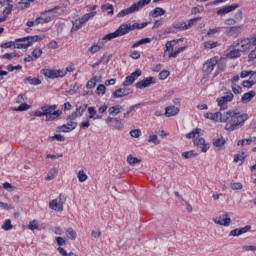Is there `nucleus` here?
I'll list each match as a JSON object with an SVG mask.
<instances>
[{"label":"nucleus","instance_id":"f257e3e1","mask_svg":"<svg viewBox=\"0 0 256 256\" xmlns=\"http://www.w3.org/2000/svg\"><path fill=\"white\" fill-rule=\"evenodd\" d=\"M205 119H209L210 121H214V123H226L224 129L225 131H237L240 127L245 125V121L249 119V115L247 113L237 112L235 110H229L221 113L218 112H206L204 113Z\"/></svg>","mask_w":256,"mask_h":256},{"label":"nucleus","instance_id":"f03ea898","mask_svg":"<svg viewBox=\"0 0 256 256\" xmlns=\"http://www.w3.org/2000/svg\"><path fill=\"white\" fill-rule=\"evenodd\" d=\"M200 133L201 128H195L194 130L186 134V139H194L193 143L195 147L201 149L202 153H207L210 148L209 143H206L204 138L199 137Z\"/></svg>","mask_w":256,"mask_h":256},{"label":"nucleus","instance_id":"7ed1b4c3","mask_svg":"<svg viewBox=\"0 0 256 256\" xmlns=\"http://www.w3.org/2000/svg\"><path fill=\"white\" fill-rule=\"evenodd\" d=\"M146 25H147V22L134 23L132 25L124 23V24H121L116 31L111 32L110 37L117 39V37H123V35H127V33H129L130 31H135V29H145Z\"/></svg>","mask_w":256,"mask_h":256},{"label":"nucleus","instance_id":"20e7f679","mask_svg":"<svg viewBox=\"0 0 256 256\" xmlns=\"http://www.w3.org/2000/svg\"><path fill=\"white\" fill-rule=\"evenodd\" d=\"M96 9H97V5H92L90 7V10L92 12L86 13L82 17L76 19L72 23L71 31H79V29H81V27H83V25H85V23H88V21H91V19H93V17H95L97 15V11H95Z\"/></svg>","mask_w":256,"mask_h":256},{"label":"nucleus","instance_id":"39448f33","mask_svg":"<svg viewBox=\"0 0 256 256\" xmlns=\"http://www.w3.org/2000/svg\"><path fill=\"white\" fill-rule=\"evenodd\" d=\"M41 39L39 35L17 38L15 39V49H29V47H32L33 43H37L41 41Z\"/></svg>","mask_w":256,"mask_h":256},{"label":"nucleus","instance_id":"423d86ee","mask_svg":"<svg viewBox=\"0 0 256 256\" xmlns=\"http://www.w3.org/2000/svg\"><path fill=\"white\" fill-rule=\"evenodd\" d=\"M179 41H183V39L171 40V41L166 42L164 53H168L169 59L177 58L179 53H183V51H185V49H187V46H182L176 50H173V47H175V45H177V43H179Z\"/></svg>","mask_w":256,"mask_h":256},{"label":"nucleus","instance_id":"0eeeda50","mask_svg":"<svg viewBox=\"0 0 256 256\" xmlns=\"http://www.w3.org/2000/svg\"><path fill=\"white\" fill-rule=\"evenodd\" d=\"M151 0H139L138 2L132 4L129 8L121 10L117 17H125L127 15H131V13H137V11H141L145 7V5H149Z\"/></svg>","mask_w":256,"mask_h":256},{"label":"nucleus","instance_id":"6e6552de","mask_svg":"<svg viewBox=\"0 0 256 256\" xmlns=\"http://www.w3.org/2000/svg\"><path fill=\"white\" fill-rule=\"evenodd\" d=\"M41 111H44L46 121H55L58 117H61L62 111L57 110V105H44L41 106Z\"/></svg>","mask_w":256,"mask_h":256},{"label":"nucleus","instance_id":"1a4fd4ad","mask_svg":"<svg viewBox=\"0 0 256 256\" xmlns=\"http://www.w3.org/2000/svg\"><path fill=\"white\" fill-rule=\"evenodd\" d=\"M232 47H240V51L245 52L256 47V37L244 38L233 42Z\"/></svg>","mask_w":256,"mask_h":256},{"label":"nucleus","instance_id":"9d476101","mask_svg":"<svg viewBox=\"0 0 256 256\" xmlns=\"http://www.w3.org/2000/svg\"><path fill=\"white\" fill-rule=\"evenodd\" d=\"M217 63H219V56H213L209 58L202 65V73L204 75H211L213 71H215V67H217Z\"/></svg>","mask_w":256,"mask_h":256},{"label":"nucleus","instance_id":"9b49d317","mask_svg":"<svg viewBox=\"0 0 256 256\" xmlns=\"http://www.w3.org/2000/svg\"><path fill=\"white\" fill-rule=\"evenodd\" d=\"M234 98L235 95H233L231 91L226 92L225 95L222 97H218L216 99V103L220 108V111H226V109H229V103H231Z\"/></svg>","mask_w":256,"mask_h":256},{"label":"nucleus","instance_id":"f8f14e48","mask_svg":"<svg viewBox=\"0 0 256 256\" xmlns=\"http://www.w3.org/2000/svg\"><path fill=\"white\" fill-rule=\"evenodd\" d=\"M67 201V196L64 194H59L56 199H53L49 202V207L52 211H57L58 213H62L63 205H65Z\"/></svg>","mask_w":256,"mask_h":256},{"label":"nucleus","instance_id":"ddd939ff","mask_svg":"<svg viewBox=\"0 0 256 256\" xmlns=\"http://www.w3.org/2000/svg\"><path fill=\"white\" fill-rule=\"evenodd\" d=\"M41 73L47 79H59L67 75V72H65V70H61V69L55 70V69H49V68L42 69Z\"/></svg>","mask_w":256,"mask_h":256},{"label":"nucleus","instance_id":"4468645a","mask_svg":"<svg viewBox=\"0 0 256 256\" xmlns=\"http://www.w3.org/2000/svg\"><path fill=\"white\" fill-rule=\"evenodd\" d=\"M15 102L19 106L14 108V111H28V109H31V105L26 104V102H27V95H25V94H19L16 97Z\"/></svg>","mask_w":256,"mask_h":256},{"label":"nucleus","instance_id":"2eb2a0df","mask_svg":"<svg viewBox=\"0 0 256 256\" xmlns=\"http://www.w3.org/2000/svg\"><path fill=\"white\" fill-rule=\"evenodd\" d=\"M65 11L61 6H55L52 9L45 10L41 12L42 17H45L47 15L48 17H53V21L56 19V17H61Z\"/></svg>","mask_w":256,"mask_h":256},{"label":"nucleus","instance_id":"dca6fc26","mask_svg":"<svg viewBox=\"0 0 256 256\" xmlns=\"http://www.w3.org/2000/svg\"><path fill=\"white\" fill-rule=\"evenodd\" d=\"M141 69L135 70V72H132L130 75H128L125 80L122 83V87H131L139 77H141Z\"/></svg>","mask_w":256,"mask_h":256},{"label":"nucleus","instance_id":"f3484780","mask_svg":"<svg viewBox=\"0 0 256 256\" xmlns=\"http://www.w3.org/2000/svg\"><path fill=\"white\" fill-rule=\"evenodd\" d=\"M106 123L109 127H113L114 129H117V131H123V121L119 118L108 116L106 118Z\"/></svg>","mask_w":256,"mask_h":256},{"label":"nucleus","instance_id":"a211bd4d","mask_svg":"<svg viewBox=\"0 0 256 256\" xmlns=\"http://www.w3.org/2000/svg\"><path fill=\"white\" fill-rule=\"evenodd\" d=\"M157 83V78L150 76L136 83V89H145L150 87V85H155Z\"/></svg>","mask_w":256,"mask_h":256},{"label":"nucleus","instance_id":"6ab92c4d","mask_svg":"<svg viewBox=\"0 0 256 256\" xmlns=\"http://www.w3.org/2000/svg\"><path fill=\"white\" fill-rule=\"evenodd\" d=\"M133 90L131 88H118L112 93L113 99H121L123 97H127V95H131Z\"/></svg>","mask_w":256,"mask_h":256},{"label":"nucleus","instance_id":"aec40b11","mask_svg":"<svg viewBox=\"0 0 256 256\" xmlns=\"http://www.w3.org/2000/svg\"><path fill=\"white\" fill-rule=\"evenodd\" d=\"M77 129V122L70 120L66 124L58 127L60 133H71V131Z\"/></svg>","mask_w":256,"mask_h":256},{"label":"nucleus","instance_id":"412c9836","mask_svg":"<svg viewBox=\"0 0 256 256\" xmlns=\"http://www.w3.org/2000/svg\"><path fill=\"white\" fill-rule=\"evenodd\" d=\"M85 111H87V104H83L80 107L76 108V110L72 112L70 116H68V119L70 121H75V119L83 117V113H85Z\"/></svg>","mask_w":256,"mask_h":256},{"label":"nucleus","instance_id":"4be33fe9","mask_svg":"<svg viewBox=\"0 0 256 256\" xmlns=\"http://www.w3.org/2000/svg\"><path fill=\"white\" fill-rule=\"evenodd\" d=\"M216 225H222L223 227H229L231 225V217L228 213H225L222 217L213 218Z\"/></svg>","mask_w":256,"mask_h":256},{"label":"nucleus","instance_id":"5701e85b","mask_svg":"<svg viewBox=\"0 0 256 256\" xmlns=\"http://www.w3.org/2000/svg\"><path fill=\"white\" fill-rule=\"evenodd\" d=\"M251 231V225H246L242 228H235L230 231V237H239L240 235H244V233H249Z\"/></svg>","mask_w":256,"mask_h":256},{"label":"nucleus","instance_id":"b1692460","mask_svg":"<svg viewBox=\"0 0 256 256\" xmlns=\"http://www.w3.org/2000/svg\"><path fill=\"white\" fill-rule=\"evenodd\" d=\"M13 0H3L0 1V5L1 7H3V5H7V7L3 10V15L5 17H9V15H11V12L13 11Z\"/></svg>","mask_w":256,"mask_h":256},{"label":"nucleus","instance_id":"393cba45","mask_svg":"<svg viewBox=\"0 0 256 256\" xmlns=\"http://www.w3.org/2000/svg\"><path fill=\"white\" fill-rule=\"evenodd\" d=\"M235 9H239V4H232L222 7L217 11V15H227V13L235 11Z\"/></svg>","mask_w":256,"mask_h":256},{"label":"nucleus","instance_id":"a878e982","mask_svg":"<svg viewBox=\"0 0 256 256\" xmlns=\"http://www.w3.org/2000/svg\"><path fill=\"white\" fill-rule=\"evenodd\" d=\"M178 113H179V108L171 105L165 108L164 115L165 117H175V115H178Z\"/></svg>","mask_w":256,"mask_h":256},{"label":"nucleus","instance_id":"bb28decb","mask_svg":"<svg viewBox=\"0 0 256 256\" xmlns=\"http://www.w3.org/2000/svg\"><path fill=\"white\" fill-rule=\"evenodd\" d=\"M88 119H93V121H96V119H103L102 115L97 114V110L93 106L88 107Z\"/></svg>","mask_w":256,"mask_h":256},{"label":"nucleus","instance_id":"cd10ccee","mask_svg":"<svg viewBox=\"0 0 256 256\" xmlns=\"http://www.w3.org/2000/svg\"><path fill=\"white\" fill-rule=\"evenodd\" d=\"M124 107L122 105H114L110 108H108V114L109 115H119V113H121V111H123Z\"/></svg>","mask_w":256,"mask_h":256},{"label":"nucleus","instance_id":"c85d7f7f","mask_svg":"<svg viewBox=\"0 0 256 256\" xmlns=\"http://www.w3.org/2000/svg\"><path fill=\"white\" fill-rule=\"evenodd\" d=\"M65 233L67 239H70V241L77 239V232L72 227L65 228Z\"/></svg>","mask_w":256,"mask_h":256},{"label":"nucleus","instance_id":"c756f323","mask_svg":"<svg viewBox=\"0 0 256 256\" xmlns=\"http://www.w3.org/2000/svg\"><path fill=\"white\" fill-rule=\"evenodd\" d=\"M150 17H153L154 19L157 17H162V15H165V10L161 7H156L149 13Z\"/></svg>","mask_w":256,"mask_h":256},{"label":"nucleus","instance_id":"7c9ffc66","mask_svg":"<svg viewBox=\"0 0 256 256\" xmlns=\"http://www.w3.org/2000/svg\"><path fill=\"white\" fill-rule=\"evenodd\" d=\"M36 25H45V23H51V21H53V17L51 16H40L37 17L36 19Z\"/></svg>","mask_w":256,"mask_h":256},{"label":"nucleus","instance_id":"2f4dec72","mask_svg":"<svg viewBox=\"0 0 256 256\" xmlns=\"http://www.w3.org/2000/svg\"><path fill=\"white\" fill-rule=\"evenodd\" d=\"M255 95H256V93L253 90H251L247 93H244L241 98L242 103H249V101H251V99H253V97H255Z\"/></svg>","mask_w":256,"mask_h":256},{"label":"nucleus","instance_id":"473e14b6","mask_svg":"<svg viewBox=\"0 0 256 256\" xmlns=\"http://www.w3.org/2000/svg\"><path fill=\"white\" fill-rule=\"evenodd\" d=\"M218 71H225L227 68V60L218 56V63L216 64Z\"/></svg>","mask_w":256,"mask_h":256},{"label":"nucleus","instance_id":"72a5a7b5","mask_svg":"<svg viewBox=\"0 0 256 256\" xmlns=\"http://www.w3.org/2000/svg\"><path fill=\"white\" fill-rule=\"evenodd\" d=\"M112 39H115V38L111 37V33H109V34H106L102 39H99L97 44L100 46V49H103L107 41H112Z\"/></svg>","mask_w":256,"mask_h":256},{"label":"nucleus","instance_id":"f704fd0d","mask_svg":"<svg viewBox=\"0 0 256 256\" xmlns=\"http://www.w3.org/2000/svg\"><path fill=\"white\" fill-rule=\"evenodd\" d=\"M97 83H99V76H93L86 84V89H95Z\"/></svg>","mask_w":256,"mask_h":256},{"label":"nucleus","instance_id":"c9c22d12","mask_svg":"<svg viewBox=\"0 0 256 256\" xmlns=\"http://www.w3.org/2000/svg\"><path fill=\"white\" fill-rule=\"evenodd\" d=\"M241 31H243V26L239 25V26H231L230 29H228V35H239V33H241Z\"/></svg>","mask_w":256,"mask_h":256},{"label":"nucleus","instance_id":"e433bc0d","mask_svg":"<svg viewBox=\"0 0 256 256\" xmlns=\"http://www.w3.org/2000/svg\"><path fill=\"white\" fill-rule=\"evenodd\" d=\"M221 44L219 42L215 41H206L203 43V47L206 50L215 49L216 47H219Z\"/></svg>","mask_w":256,"mask_h":256},{"label":"nucleus","instance_id":"4c0bfd02","mask_svg":"<svg viewBox=\"0 0 256 256\" xmlns=\"http://www.w3.org/2000/svg\"><path fill=\"white\" fill-rule=\"evenodd\" d=\"M24 83H29V85H41V79L28 76L24 79Z\"/></svg>","mask_w":256,"mask_h":256},{"label":"nucleus","instance_id":"58836bf2","mask_svg":"<svg viewBox=\"0 0 256 256\" xmlns=\"http://www.w3.org/2000/svg\"><path fill=\"white\" fill-rule=\"evenodd\" d=\"M173 29H177L178 31H187V22L179 21L173 25Z\"/></svg>","mask_w":256,"mask_h":256},{"label":"nucleus","instance_id":"ea45409f","mask_svg":"<svg viewBox=\"0 0 256 256\" xmlns=\"http://www.w3.org/2000/svg\"><path fill=\"white\" fill-rule=\"evenodd\" d=\"M147 43H151V38H143L132 45V49H137V47H141V45H147Z\"/></svg>","mask_w":256,"mask_h":256},{"label":"nucleus","instance_id":"a19ab883","mask_svg":"<svg viewBox=\"0 0 256 256\" xmlns=\"http://www.w3.org/2000/svg\"><path fill=\"white\" fill-rule=\"evenodd\" d=\"M227 57L229 59H237L238 57H241V48L240 49H234V50L230 51L227 54Z\"/></svg>","mask_w":256,"mask_h":256},{"label":"nucleus","instance_id":"79ce46f5","mask_svg":"<svg viewBox=\"0 0 256 256\" xmlns=\"http://www.w3.org/2000/svg\"><path fill=\"white\" fill-rule=\"evenodd\" d=\"M101 9L104 13H107V15H113V11H114V8L112 6V4H104L101 6Z\"/></svg>","mask_w":256,"mask_h":256},{"label":"nucleus","instance_id":"37998d69","mask_svg":"<svg viewBox=\"0 0 256 256\" xmlns=\"http://www.w3.org/2000/svg\"><path fill=\"white\" fill-rule=\"evenodd\" d=\"M213 145H214V147H224L225 138H223V136H220L218 138H214L213 139Z\"/></svg>","mask_w":256,"mask_h":256},{"label":"nucleus","instance_id":"c03bdc74","mask_svg":"<svg viewBox=\"0 0 256 256\" xmlns=\"http://www.w3.org/2000/svg\"><path fill=\"white\" fill-rule=\"evenodd\" d=\"M77 177H78V181L80 183H85V181H87V179H89V176H87V174L85 173L84 170H79L77 173Z\"/></svg>","mask_w":256,"mask_h":256},{"label":"nucleus","instance_id":"a18cd8bd","mask_svg":"<svg viewBox=\"0 0 256 256\" xmlns=\"http://www.w3.org/2000/svg\"><path fill=\"white\" fill-rule=\"evenodd\" d=\"M28 229H30V231H41V228L39 227V222H37V220L30 221V223L28 224Z\"/></svg>","mask_w":256,"mask_h":256},{"label":"nucleus","instance_id":"49530a36","mask_svg":"<svg viewBox=\"0 0 256 256\" xmlns=\"http://www.w3.org/2000/svg\"><path fill=\"white\" fill-rule=\"evenodd\" d=\"M199 154L195 152V150H190L182 153V157L184 159H191L193 157H197Z\"/></svg>","mask_w":256,"mask_h":256},{"label":"nucleus","instance_id":"de8ad7c7","mask_svg":"<svg viewBox=\"0 0 256 256\" xmlns=\"http://www.w3.org/2000/svg\"><path fill=\"white\" fill-rule=\"evenodd\" d=\"M127 163H129V165H137V163H141V159L134 157L133 155H128L127 156Z\"/></svg>","mask_w":256,"mask_h":256},{"label":"nucleus","instance_id":"09e8293b","mask_svg":"<svg viewBox=\"0 0 256 256\" xmlns=\"http://www.w3.org/2000/svg\"><path fill=\"white\" fill-rule=\"evenodd\" d=\"M32 57L35 58V60L37 61V59H39L42 55H43V50L39 47H36L32 52H31Z\"/></svg>","mask_w":256,"mask_h":256},{"label":"nucleus","instance_id":"8fccbe9b","mask_svg":"<svg viewBox=\"0 0 256 256\" xmlns=\"http://www.w3.org/2000/svg\"><path fill=\"white\" fill-rule=\"evenodd\" d=\"M169 75H171V72H169V70H162L158 75V79H160V81H165V79H167Z\"/></svg>","mask_w":256,"mask_h":256},{"label":"nucleus","instance_id":"3c124183","mask_svg":"<svg viewBox=\"0 0 256 256\" xmlns=\"http://www.w3.org/2000/svg\"><path fill=\"white\" fill-rule=\"evenodd\" d=\"M148 143H154V145H159L161 141L159 140V137L157 136V134H152L148 138Z\"/></svg>","mask_w":256,"mask_h":256},{"label":"nucleus","instance_id":"603ef678","mask_svg":"<svg viewBox=\"0 0 256 256\" xmlns=\"http://www.w3.org/2000/svg\"><path fill=\"white\" fill-rule=\"evenodd\" d=\"M106 91H107V87H105V85L103 84H99L96 88L97 95H105Z\"/></svg>","mask_w":256,"mask_h":256},{"label":"nucleus","instance_id":"864d4df0","mask_svg":"<svg viewBox=\"0 0 256 256\" xmlns=\"http://www.w3.org/2000/svg\"><path fill=\"white\" fill-rule=\"evenodd\" d=\"M197 21H201V17H196L188 20V23H186V29H191V27H193V25H195Z\"/></svg>","mask_w":256,"mask_h":256},{"label":"nucleus","instance_id":"5fc2aeb1","mask_svg":"<svg viewBox=\"0 0 256 256\" xmlns=\"http://www.w3.org/2000/svg\"><path fill=\"white\" fill-rule=\"evenodd\" d=\"M55 239L58 247H64V245H67V240L65 238L58 236Z\"/></svg>","mask_w":256,"mask_h":256},{"label":"nucleus","instance_id":"6e6d98bb","mask_svg":"<svg viewBox=\"0 0 256 256\" xmlns=\"http://www.w3.org/2000/svg\"><path fill=\"white\" fill-rule=\"evenodd\" d=\"M0 47H1V49H11V47H13L15 49V40L6 42V43H2L0 45Z\"/></svg>","mask_w":256,"mask_h":256},{"label":"nucleus","instance_id":"4d7b16f0","mask_svg":"<svg viewBox=\"0 0 256 256\" xmlns=\"http://www.w3.org/2000/svg\"><path fill=\"white\" fill-rule=\"evenodd\" d=\"M101 47L99 46V44H94V45H92L89 49H88V51H89V53H92V54H95V53H99V51H101Z\"/></svg>","mask_w":256,"mask_h":256},{"label":"nucleus","instance_id":"13d9d810","mask_svg":"<svg viewBox=\"0 0 256 256\" xmlns=\"http://www.w3.org/2000/svg\"><path fill=\"white\" fill-rule=\"evenodd\" d=\"M129 133H130V136H132L134 139H139V137H141L140 129H133Z\"/></svg>","mask_w":256,"mask_h":256},{"label":"nucleus","instance_id":"bf43d9fd","mask_svg":"<svg viewBox=\"0 0 256 256\" xmlns=\"http://www.w3.org/2000/svg\"><path fill=\"white\" fill-rule=\"evenodd\" d=\"M18 5H20L21 9H29L31 7V3L28 2L27 0H21Z\"/></svg>","mask_w":256,"mask_h":256},{"label":"nucleus","instance_id":"052dcab7","mask_svg":"<svg viewBox=\"0 0 256 256\" xmlns=\"http://www.w3.org/2000/svg\"><path fill=\"white\" fill-rule=\"evenodd\" d=\"M3 189H5L6 191H15V189H17V187L11 185V183H9V182H5V183H3Z\"/></svg>","mask_w":256,"mask_h":256},{"label":"nucleus","instance_id":"680f3d73","mask_svg":"<svg viewBox=\"0 0 256 256\" xmlns=\"http://www.w3.org/2000/svg\"><path fill=\"white\" fill-rule=\"evenodd\" d=\"M2 229H4V231H10V229H13V225H11V220L7 219L2 225Z\"/></svg>","mask_w":256,"mask_h":256},{"label":"nucleus","instance_id":"e2e57ef3","mask_svg":"<svg viewBox=\"0 0 256 256\" xmlns=\"http://www.w3.org/2000/svg\"><path fill=\"white\" fill-rule=\"evenodd\" d=\"M239 161H245V153L242 152L241 154H236L234 156V163H239Z\"/></svg>","mask_w":256,"mask_h":256},{"label":"nucleus","instance_id":"0e129e2a","mask_svg":"<svg viewBox=\"0 0 256 256\" xmlns=\"http://www.w3.org/2000/svg\"><path fill=\"white\" fill-rule=\"evenodd\" d=\"M231 189H233V191H239L243 189V184H241L240 182H234L231 184Z\"/></svg>","mask_w":256,"mask_h":256},{"label":"nucleus","instance_id":"69168bd1","mask_svg":"<svg viewBox=\"0 0 256 256\" xmlns=\"http://www.w3.org/2000/svg\"><path fill=\"white\" fill-rule=\"evenodd\" d=\"M232 91L233 93H235V95H239L242 93V89L241 86L237 85V84H232Z\"/></svg>","mask_w":256,"mask_h":256},{"label":"nucleus","instance_id":"338daca9","mask_svg":"<svg viewBox=\"0 0 256 256\" xmlns=\"http://www.w3.org/2000/svg\"><path fill=\"white\" fill-rule=\"evenodd\" d=\"M253 85H255L251 80H244L242 82V87H245L246 89H251V87H253Z\"/></svg>","mask_w":256,"mask_h":256},{"label":"nucleus","instance_id":"774afa93","mask_svg":"<svg viewBox=\"0 0 256 256\" xmlns=\"http://www.w3.org/2000/svg\"><path fill=\"white\" fill-rule=\"evenodd\" d=\"M14 57H17L16 53H6L2 56V59H8V61H11Z\"/></svg>","mask_w":256,"mask_h":256}]
</instances>
